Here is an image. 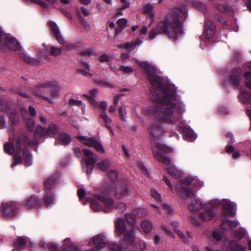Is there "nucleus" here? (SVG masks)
I'll list each match as a JSON object with an SVG mask.
<instances>
[{"label":"nucleus","mask_w":251,"mask_h":251,"mask_svg":"<svg viewBox=\"0 0 251 251\" xmlns=\"http://www.w3.org/2000/svg\"><path fill=\"white\" fill-rule=\"evenodd\" d=\"M152 86L151 91L153 100L157 101L156 107H151L152 114L161 122L176 124L181 119L180 113L185 111L182 101L176 100L175 92L167 87H163V80L153 74L148 77Z\"/></svg>","instance_id":"nucleus-1"},{"label":"nucleus","mask_w":251,"mask_h":251,"mask_svg":"<svg viewBox=\"0 0 251 251\" xmlns=\"http://www.w3.org/2000/svg\"><path fill=\"white\" fill-rule=\"evenodd\" d=\"M187 16L188 10L185 7L179 5L174 8L171 13L157 24L156 29L152 28L150 31V39L152 40L156 35L164 33L171 39H176L183 31L181 20H185Z\"/></svg>","instance_id":"nucleus-2"},{"label":"nucleus","mask_w":251,"mask_h":251,"mask_svg":"<svg viewBox=\"0 0 251 251\" xmlns=\"http://www.w3.org/2000/svg\"><path fill=\"white\" fill-rule=\"evenodd\" d=\"M148 211L145 208H139L131 213L126 214V219L131 227L126 226L123 219L118 218L115 221V233L119 236L122 240L123 244L126 245H131L135 240L134 235V228L133 226L136 224V216L142 218L146 216Z\"/></svg>","instance_id":"nucleus-3"},{"label":"nucleus","mask_w":251,"mask_h":251,"mask_svg":"<svg viewBox=\"0 0 251 251\" xmlns=\"http://www.w3.org/2000/svg\"><path fill=\"white\" fill-rule=\"evenodd\" d=\"M94 198L95 199H92L90 201V205L94 211L102 210L104 212H109L114 209H117L119 212L123 213L126 209V205L124 203L117 204L109 196L95 194Z\"/></svg>","instance_id":"nucleus-4"},{"label":"nucleus","mask_w":251,"mask_h":251,"mask_svg":"<svg viewBox=\"0 0 251 251\" xmlns=\"http://www.w3.org/2000/svg\"><path fill=\"white\" fill-rule=\"evenodd\" d=\"M22 137L18 136L17 138L15 144L11 143L12 139L10 138V142L6 143L4 146L5 151L8 154L11 155L15 153L13 157V161L11 164V167L14 168L15 166L22 162V157L20 154L21 153V144L22 143Z\"/></svg>","instance_id":"nucleus-5"},{"label":"nucleus","mask_w":251,"mask_h":251,"mask_svg":"<svg viewBox=\"0 0 251 251\" xmlns=\"http://www.w3.org/2000/svg\"><path fill=\"white\" fill-rule=\"evenodd\" d=\"M0 48L4 51L8 50L20 51L21 46L14 37L3 34L0 28Z\"/></svg>","instance_id":"nucleus-6"},{"label":"nucleus","mask_w":251,"mask_h":251,"mask_svg":"<svg viewBox=\"0 0 251 251\" xmlns=\"http://www.w3.org/2000/svg\"><path fill=\"white\" fill-rule=\"evenodd\" d=\"M167 169L171 176L180 179V181L183 183L194 184L196 186H198L199 188L203 186V182L199 180L197 177L188 176L185 178V180L181 179V177L183 175L182 173L175 167L170 166Z\"/></svg>","instance_id":"nucleus-7"},{"label":"nucleus","mask_w":251,"mask_h":251,"mask_svg":"<svg viewBox=\"0 0 251 251\" xmlns=\"http://www.w3.org/2000/svg\"><path fill=\"white\" fill-rule=\"evenodd\" d=\"M78 140L84 145L89 147H94L99 152L104 153V149L100 140H98L95 137H87L83 136H78Z\"/></svg>","instance_id":"nucleus-8"},{"label":"nucleus","mask_w":251,"mask_h":251,"mask_svg":"<svg viewBox=\"0 0 251 251\" xmlns=\"http://www.w3.org/2000/svg\"><path fill=\"white\" fill-rule=\"evenodd\" d=\"M58 130V126L53 124H50L47 128L38 126L35 130V135L37 137L44 136L54 137Z\"/></svg>","instance_id":"nucleus-9"},{"label":"nucleus","mask_w":251,"mask_h":251,"mask_svg":"<svg viewBox=\"0 0 251 251\" xmlns=\"http://www.w3.org/2000/svg\"><path fill=\"white\" fill-rule=\"evenodd\" d=\"M17 206L13 201L3 202L0 209V212L5 217H11L15 216L17 212Z\"/></svg>","instance_id":"nucleus-10"},{"label":"nucleus","mask_w":251,"mask_h":251,"mask_svg":"<svg viewBox=\"0 0 251 251\" xmlns=\"http://www.w3.org/2000/svg\"><path fill=\"white\" fill-rule=\"evenodd\" d=\"M83 153L87 158L86 172L87 174H90L95 166L97 159V156L92 151L88 149H83Z\"/></svg>","instance_id":"nucleus-11"},{"label":"nucleus","mask_w":251,"mask_h":251,"mask_svg":"<svg viewBox=\"0 0 251 251\" xmlns=\"http://www.w3.org/2000/svg\"><path fill=\"white\" fill-rule=\"evenodd\" d=\"M39 89L42 92H45L46 89H49L51 91V95L52 97H56L58 95L60 87L58 82L56 81H51L41 85L39 87Z\"/></svg>","instance_id":"nucleus-12"},{"label":"nucleus","mask_w":251,"mask_h":251,"mask_svg":"<svg viewBox=\"0 0 251 251\" xmlns=\"http://www.w3.org/2000/svg\"><path fill=\"white\" fill-rule=\"evenodd\" d=\"M129 193L126 184L124 181L117 183L115 191V197L117 199H122L126 197Z\"/></svg>","instance_id":"nucleus-13"},{"label":"nucleus","mask_w":251,"mask_h":251,"mask_svg":"<svg viewBox=\"0 0 251 251\" xmlns=\"http://www.w3.org/2000/svg\"><path fill=\"white\" fill-rule=\"evenodd\" d=\"M150 134L154 138L161 136L164 134V130L157 123L153 121L148 128Z\"/></svg>","instance_id":"nucleus-14"},{"label":"nucleus","mask_w":251,"mask_h":251,"mask_svg":"<svg viewBox=\"0 0 251 251\" xmlns=\"http://www.w3.org/2000/svg\"><path fill=\"white\" fill-rule=\"evenodd\" d=\"M105 238L103 234H99L93 238V244L95 246L96 249H91L85 251H98V250L105 246Z\"/></svg>","instance_id":"nucleus-15"},{"label":"nucleus","mask_w":251,"mask_h":251,"mask_svg":"<svg viewBox=\"0 0 251 251\" xmlns=\"http://www.w3.org/2000/svg\"><path fill=\"white\" fill-rule=\"evenodd\" d=\"M176 188L178 193L186 201H188V198H193L195 197L194 193L190 189L184 188L180 185H177Z\"/></svg>","instance_id":"nucleus-16"},{"label":"nucleus","mask_w":251,"mask_h":251,"mask_svg":"<svg viewBox=\"0 0 251 251\" xmlns=\"http://www.w3.org/2000/svg\"><path fill=\"white\" fill-rule=\"evenodd\" d=\"M241 74L242 71L239 68L234 69L230 73V80L235 86H238L240 84Z\"/></svg>","instance_id":"nucleus-17"},{"label":"nucleus","mask_w":251,"mask_h":251,"mask_svg":"<svg viewBox=\"0 0 251 251\" xmlns=\"http://www.w3.org/2000/svg\"><path fill=\"white\" fill-rule=\"evenodd\" d=\"M136 62L146 72L148 77L156 73V68L151 64L147 61L140 62L136 61Z\"/></svg>","instance_id":"nucleus-18"},{"label":"nucleus","mask_w":251,"mask_h":251,"mask_svg":"<svg viewBox=\"0 0 251 251\" xmlns=\"http://www.w3.org/2000/svg\"><path fill=\"white\" fill-rule=\"evenodd\" d=\"M52 32L55 35L57 40L60 44H63L64 40L60 35L59 28L56 24L54 22H50V23Z\"/></svg>","instance_id":"nucleus-19"},{"label":"nucleus","mask_w":251,"mask_h":251,"mask_svg":"<svg viewBox=\"0 0 251 251\" xmlns=\"http://www.w3.org/2000/svg\"><path fill=\"white\" fill-rule=\"evenodd\" d=\"M187 202H188L187 201ZM189 209L191 211L199 210L203 208V204L199 199H195L190 203H188Z\"/></svg>","instance_id":"nucleus-20"},{"label":"nucleus","mask_w":251,"mask_h":251,"mask_svg":"<svg viewBox=\"0 0 251 251\" xmlns=\"http://www.w3.org/2000/svg\"><path fill=\"white\" fill-rule=\"evenodd\" d=\"M7 113L11 123L15 126L18 125L19 124V116L17 111L14 109H9L7 111Z\"/></svg>","instance_id":"nucleus-21"},{"label":"nucleus","mask_w":251,"mask_h":251,"mask_svg":"<svg viewBox=\"0 0 251 251\" xmlns=\"http://www.w3.org/2000/svg\"><path fill=\"white\" fill-rule=\"evenodd\" d=\"M22 158L25 166L27 167L32 164V155L26 148H25L23 151Z\"/></svg>","instance_id":"nucleus-22"},{"label":"nucleus","mask_w":251,"mask_h":251,"mask_svg":"<svg viewBox=\"0 0 251 251\" xmlns=\"http://www.w3.org/2000/svg\"><path fill=\"white\" fill-rule=\"evenodd\" d=\"M239 98L243 103H249L251 100V94L244 88H241Z\"/></svg>","instance_id":"nucleus-23"},{"label":"nucleus","mask_w":251,"mask_h":251,"mask_svg":"<svg viewBox=\"0 0 251 251\" xmlns=\"http://www.w3.org/2000/svg\"><path fill=\"white\" fill-rule=\"evenodd\" d=\"M224 212L227 215H235L234 203L230 201H226L223 204Z\"/></svg>","instance_id":"nucleus-24"},{"label":"nucleus","mask_w":251,"mask_h":251,"mask_svg":"<svg viewBox=\"0 0 251 251\" xmlns=\"http://www.w3.org/2000/svg\"><path fill=\"white\" fill-rule=\"evenodd\" d=\"M215 216L214 212L210 210L207 209L204 212L200 214V218L203 221H207L212 220Z\"/></svg>","instance_id":"nucleus-25"},{"label":"nucleus","mask_w":251,"mask_h":251,"mask_svg":"<svg viewBox=\"0 0 251 251\" xmlns=\"http://www.w3.org/2000/svg\"><path fill=\"white\" fill-rule=\"evenodd\" d=\"M39 203L38 199L35 197H31L27 200L25 206L27 209H32L38 205Z\"/></svg>","instance_id":"nucleus-26"},{"label":"nucleus","mask_w":251,"mask_h":251,"mask_svg":"<svg viewBox=\"0 0 251 251\" xmlns=\"http://www.w3.org/2000/svg\"><path fill=\"white\" fill-rule=\"evenodd\" d=\"M59 176L56 175L55 176H51L45 182V188L46 189H50L57 183Z\"/></svg>","instance_id":"nucleus-27"},{"label":"nucleus","mask_w":251,"mask_h":251,"mask_svg":"<svg viewBox=\"0 0 251 251\" xmlns=\"http://www.w3.org/2000/svg\"><path fill=\"white\" fill-rule=\"evenodd\" d=\"M141 226L145 233L150 232L152 228L151 222L148 220H145L141 224Z\"/></svg>","instance_id":"nucleus-28"},{"label":"nucleus","mask_w":251,"mask_h":251,"mask_svg":"<svg viewBox=\"0 0 251 251\" xmlns=\"http://www.w3.org/2000/svg\"><path fill=\"white\" fill-rule=\"evenodd\" d=\"M56 140L59 141L63 145H67L71 142L69 136L64 133H60Z\"/></svg>","instance_id":"nucleus-29"},{"label":"nucleus","mask_w":251,"mask_h":251,"mask_svg":"<svg viewBox=\"0 0 251 251\" xmlns=\"http://www.w3.org/2000/svg\"><path fill=\"white\" fill-rule=\"evenodd\" d=\"M111 165V162L107 159H103L97 164L99 168L102 171H107Z\"/></svg>","instance_id":"nucleus-30"},{"label":"nucleus","mask_w":251,"mask_h":251,"mask_svg":"<svg viewBox=\"0 0 251 251\" xmlns=\"http://www.w3.org/2000/svg\"><path fill=\"white\" fill-rule=\"evenodd\" d=\"M142 43V41L137 39L135 41L131 43L127 42L124 44V48L129 49L130 50H134L137 46L140 45Z\"/></svg>","instance_id":"nucleus-31"},{"label":"nucleus","mask_w":251,"mask_h":251,"mask_svg":"<svg viewBox=\"0 0 251 251\" xmlns=\"http://www.w3.org/2000/svg\"><path fill=\"white\" fill-rule=\"evenodd\" d=\"M153 155L157 160H158L163 164L167 165H169L170 163V160L168 157L163 155L162 154H161L160 152L158 151H154Z\"/></svg>","instance_id":"nucleus-32"},{"label":"nucleus","mask_w":251,"mask_h":251,"mask_svg":"<svg viewBox=\"0 0 251 251\" xmlns=\"http://www.w3.org/2000/svg\"><path fill=\"white\" fill-rule=\"evenodd\" d=\"M62 248L63 251H72L74 249V246L70 239L67 238L63 241Z\"/></svg>","instance_id":"nucleus-33"},{"label":"nucleus","mask_w":251,"mask_h":251,"mask_svg":"<svg viewBox=\"0 0 251 251\" xmlns=\"http://www.w3.org/2000/svg\"><path fill=\"white\" fill-rule=\"evenodd\" d=\"M215 29V26L213 23L210 21H207L205 25L206 34L212 36L214 33Z\"/></svg>","instance_id":"nucleus-34"},{"label":"nucleus","mask_w":251,"mask_h":251,"mask_svg":"<svg viewBox=\"0 0 251 251\" xmlns=\"http://www.w3.org/2000/svg\"><path fill=\"white\" fill-rule=\"evenodd\" d=\"M20 57L25 61L26 62L28 63L38 64L39 63V61L37 59L30 57V56L27 55V54L25 52H22L21 53H20Z\"/></svg>","instance_id":"nucleus-35"},{"label":"nucleus","mask_w":251,"mask_h":251,"mask_svg":"<svg viewBox=\"0 0 251 251\" xmlns=\"http://www.w3.org/2000/svg\"><path fill=\"white\" fill-rule=\"evenodd\" d=\"M127 21L126 18H121L117 21L119 27L116 29V33L119 34L124 28L126 27Z\"/></svg>","instance_id":"nucleus-36"},{"label":"nucleus","mask_w":251,"mask_h":251,"mask_svg":"<svg viewBox=\"0 0 251 251\" xmlns=\"http://www.w3.org/2000/svg\"><path fill=\"white\" fill-rule=\"evenodd\" d=\"M246 247L236 244L234 242L231 243L229 246V249L226 251H245Z\"/></svg>","instance_id":"nucleus-37"},{"label":"nucleus","mask_w":251,"mask_h":251,"mask_svg":"<svg viewBox=\"0 0 251 251\" xmlns=\"http://www.w3.org/2000/svg\"><path fill=\"white\" fill-rule=\"evenodd\" d=\"M184 137L189 141H193L197 138V135L191 130L185 131L184 132Z\"/></svg>","instance_id":"nucleus-38"},{"label":"nucleus","mask_w":251,"mask_h":251,"mask_svg":"<svg viewBox=\"0 0 251 251\" xmlns=\"http://www.w3.org/2000/svg\"><path fill=\"white\" fill-rule=\"evenodd\" d=\"M26 243V240L22 237H20L14 243V245L15 248L20 249L25 246Z\"/></svg>","instance_id":"nucleus-39"},{"label":"nucleus","mask_w":251,"mask_h":251,"mask_svg":"<svg viewBox=\"0 0 251 251\" xmlns=\"http://www.w3.org/2000/svg\"><path fill=\"white\" fill-rule=\"evenodd\" d=\"M24 120L28 130L30 131H33L35 127L34 120L31 118H25L24 119Z\"/></svg>","instance_id":"nucleus-40"},{"label":"nucleus","mask_w":251,"mask_h":251,"mask_svg":"<svg viewBox=\"0 0 251 251\" xmlns=\"http://www.w3.org/2000/svg\"><path fill=\"white\" fill-rule=\"evenodd\" d=\"M215 7L222 12H228L230 11V8L226 5L216 3L215 4Z\"/></svg>","instance_id":"nucleus-41"},{"label":"nucleus","mask_w":251,"mask_h":251,"mask_svg":"<svg viewBox=\"0 0 251 251\" xmlns=\"http://www.w3.org/2000/svg\"><path fill=\"white\" fill-rule=\"evenodd\" d=\"M100 117L105 122L106 127H107V126H109V124L111 122V119L105 111H103L100 114Z\"/></svg>","instance_id":"nucleus-42"},{"label":"nucleus","mask_w":251,"mask_h":251,"mask_svg":"<svg viewBox=\"0 0 251 251\" xmlns=\"http://www.w3.org/2000/svg\"><path fill=\"white\" fill-rule=\"evenodd\" d=\"M61 53V49L56 48L54 46H51L50 49V53L54 56H58Z\"/></svg>","instance_id":"nucleus-43"},{"label":"nucleus","mask_w":251,"mask_h":251,"mask_svg":"<svg viewBox=\"0 0 251 251\" xmlns=\"http://www.w3.org/2000/svg\"><path fill=\"white\" fill-rule=\"evenodd\" d=\"M54 201L53 196L52 194H47L45 198L44 201L47 205H50L53 203Z\"/></svg>","instance_id":"nucleus-44"},{"label":"nucleus","mask_w":251,"mask_h":251,"mask_svg":"<svg viewBox=\"0 0 251 251\" xmlns=\"http://www.w3.org/2000/svg\"><path fill=\"white\" fill-rule=\"evenodd\" d=\"M107 175L109 177V179L110 180L112 183L117 179V172L115 171H111L108 172Z\"/></svg>","instance_id":"nucleus-45"},{"label":"nucleus","mask_w":251,"mask_h":251,"mask_svg":"<svg viewBox=\"0 0 251 251\" xmlns=\"http://www.w3.org/2000/svg\"><path fill=\"white\" fill-rule=\"evenodd\" d=\"M157 148L159 151L165 153H168L171 151V149L163 144H158Z\"/></svg>","instance_id":"nucleus-46"},{"label":"nucleus","mask_w":251,"mask_h":251,"mask_svg":"<svg viewBox=\"0 0 251 251\" xmlns=\"http://www.w3.org/2000/svg\"><path fill=\"white\" fill-rule=\"evenodd\" d=\"M151 195L156 201H161V198L160 194L155 189H151Z\"/></svg>","instance_id":"nucleus-47"},{"label":"nucleus","mask_w":251,"mask_h":251,"mask_svg":"<svg viewBox=\"0 0 251 251\" xmlns=\"http://www.w3.org/2000/svg\"><path fill=\"white\" fill-rule=\"evenodd\" d=\"M191 3L193 6L199 8L201 10H203L205 8L204 5L197 0H191Z\"/></svg>","instance_id":"nucleus-48"},{"label":"nucleus","mask_w":251,"mask_h":251,"mask_svg":"<svg viewBox=\"0 0 251 251\" xmlns=\"http://www.w3.org/2000/svg\"><path fill=\"white\" fill-rule=\"evenodd\" d=\"M227 224L231 228L234 229L237 227L239 225V222L236 221H227L224 222L223 224Z\"/></svg>","instance_id":"nucleus-49"},{"label":"nucleus","mask_w":251,"mask_h":251,"mask_svg":"<svg viewBox=\"0 0 251 251\" xmlns=\"http://www.w3.org/2000/svg\"><path fill=\"white\" fill-rule=\"evenodd\" d=\"M121 71L126 74L132 73L133 72V69L129 66H121L120 67Z\"/></svg>","instance_id":"nucleus-50"},{"label":"nucleus","mask_w":251,"mask_h":251,"mask_svg":"<svg viewBox=\"0 0 251 251\" xmlns=\"http://www.w3.org/2000/svg\"><path fill=\"white\" fill-rule=\"evenodd\" d=\"M153 7L150 3H147L143 6V10L145 13H150L152 11Z\"/></svg>","instance_id":"nucleus-51"},{"label":"nucleus","mask_w":251,"mask_h":251,"mask_svg":"<svg viewBox=\"0 0 251 251\" xmlns=\"http://www.w3.org/2000/svg\"><path fill=\"white\" fill-rule=\"evenodd\" d=\"M9 109H7V103L3 99L0 98V110L1 111H6V112Z\"/></svg>","instance_id":"nucleus-52"},{"label":"nucleus","mask_w":251,"mask_h":251,"mask_svg":"<svg viewBox=\"0 0 251 251\" xmlns=\"http://www.w3.org/2000/svg\"><path fill=\"white\" fill-rule=\"evenodd\" d=\"M176 232L184 242H185V243H187L189 242V241L187 240L185 235L181 231H180L179 230H176Z\"/></svg>","instance_id":"nucleus-53"},{"label":"nucleus","mask_w":251,"mask_h":251,"mask_svg":"<svg viewBox=\"0 0 251 251\" xmlns=\"http://www.w3.org/2000/svg\"><path fill=\"white\" fill-rule=\"evenodd\" d=\"M69 103L71 105H83V102L82 101L79 100H75L74 99H71L69 100Z\"/></svg>","instance_id":"nucleus-54"},{"label":"nucleus","mask_w":251,"mask_h":251,"mask_svg":"<svg viewBox=\"0 0 251 251\" xmlns=\"http://www.w3.org/2000/svg\"><path fill=\"white\" fill-rule=\"evenodd\" d=\"M99 60L100 62L102 63L108 62L109 60V57L107 54L104 53L99 57Z\"/></svg>","instance_id":"nucleus-55"},{"label":"nucleus","mask_w":251,"mask_h":251,"mask_svg":"<svg viewBox=\"0 0 251 251\" xmlns=\"http://www.w3.org/2000/svg\"><path fill=\"white\" fill-rule=\"evenodd\" d=\"M81 53L84 55H88L91 56L95 54V51L93 49H89L86 50L82 51Z\"/></svg>","instance_id":"nucleus-56"},{"label":"nucleus","mask_w":251,"mask_h":251,"mask_svg":"<svg viewBox=\"0 0 251 251\" xmlns=\"http://www.w3.org/2000/svg\"><path fill=\"white\" fill-rule=\"evenodd\" d=\"M96 83L100 86H103L104 87H111L112 86L111 84L110 83L104 81V80H98L96 81Z\"/></svg>","instance_id":"nucleus-57"},{"label":"nucleus","mask_w":251,"mask_h":251,"mask_svg":"<svg viewBox=\"0 0 251 251\" xmlns=\"http://www.w3.org/2000/svg\"><path fill=\"white\" fill-rule=\"evenodd\" d=\"M109 248L114 251H122V249L118 245L116 244H111L109 245Z\"/></svg>","instance_id":"nucleus-58"},{"label":"nucleus","mask_w":251,"mask_h":251,"mask_svg":"<svg viewBox=\"0 0 251 251\" xmlns=\"http://www.w3.org/2000/svg\"><path fill=\"white\" fill-rule=\"evenodd\" d=\"M6 126V119L4 116L0 115V129L4 128Z\"/></svg>","instance_id":"nucleus-59"},{"label":"nucleus","mask_w":251,"mask_h":251,"mask_svg":"<svg viewBox=\"0 0 251 251\" xmlns=\"http://www.w3.org/2000/svg\"><path fill=\"white\" fill-rule=\"evenodd\" d=\"M136 248L140 251H144L146 249V245L144 242L141 241L138 243Z\"/></svg>","instance_id":"nucleus-60"},{"label":"nucleus","mask_w":251,"mask_h":251,"mask_svg":"<svg viewBox=\"0 0 251 251\" xmlns=\"http://www.w3.org/2000/svg\"><path fill=\"white\" fill-rule=\"evenodd\" d=\"M213 238L217 241H220L222 238V235L219 232L215 231L213 233Z\"/></svg>","instance_id":"nucleus-61"},{"label":"nucleus","mask_w":251,"mask_h":251,"mask_svg":"<svg viewBox=\"0 0 251 251\" xmlns=\"http://www.w3.org/2000/svg\"><path fill=\"white\" fill-rule=\"evenodd\" d=\"M235 236L238 238V239H241L243 237H244L245 233L244 231H243L242 230H239L238 231H235Z\"/></svg>","instance_id":"nucleus-62"},{"label":"nucleus","mask_w":251,"mask_h":251,"mask_svg":"<svg viewBox=\"0 0 251 251\" xmlns=\"http://www.w3.org/2000/svg\"><path fill=\"white\" fill-rule=\"evenodd\" d=\"M112 188L111 184H105L103 186V191L105 193H108L110 192Z\"/></svg>","instance_id":"nucleus-63"},{"label":"nucleus","mask_w":251,"mask_h":251,"mask_svg":"<svg viewBox=\"0 0 251 251\" xmlns=\"http://www.w3.org/2000/svg\"><path fill=\"white\" fill-rule=\"evenodd\" d=\"M77 194L80 199H83L86 195L85 191L83 189H79L77 191Z\"/></svg>","instance_id":"nucleus-64"}]
</instances>
